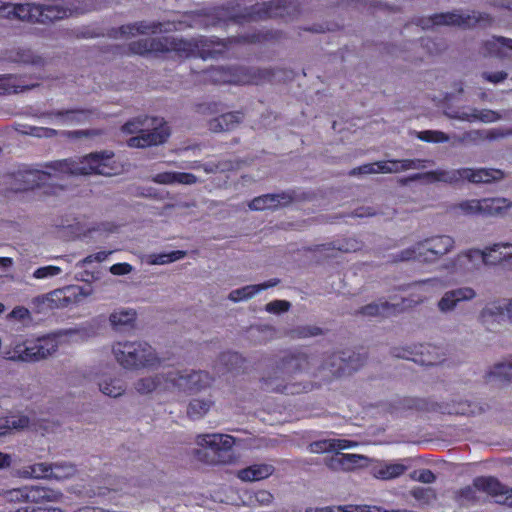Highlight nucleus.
Masks as SVG:
<instances>
[{"label":"nucleus","mask_w":512,"mask_h":512,"mask_svg":"<svg viewBox=\"0 0 512 512\" xmlns=\"http://www.w3.org/2000/svg\"><path fill=\"white\" fill-rule=\"evenodd\" d=\"M25 134L33 135L36 137H52L57 134V131L50 128L43 127H30L29 131H23Z\"/></svg>","instance_id":"nucleus-55"},{"label":"nucleus","mask_w":512,"mask_h":512,"mask_svg":"<svg viewBox=\"0 0 512 512\" xmlns=\"http://www.w3.org/2000/svg\"><path fill=\"white\" fill-rule=\"evenodd\" d=\"M446 282L438 277L429 278L419 281L413 285V293L417 299L413 300L414 303H420L426 300L433 293L445 288Z\"/></svg>","instance_id":"nucleus-27"},{"label":"nucleus","mask_w":512,"mask_h":512,"mask_svg":"<svg viewBox=\"0 0 512 512\" xmlns=\"http://www.w3.org/2000/svg\"><path fill=\"white\" fill-rule=\"evenodd\" d=\"M166 374H157L139 379L135 383V389L140 394H148L154 391L171 392V388H165Z\"/></svg>","instance_id":"nucleus-29"},{"label":"nucleus","mask_w":512,"mask_h":512,"mask_svg":"<svg viewBox=\"0 0 512 512\" xmlns=\"http://www.w3.org/2000/svg\"><path fill=\"white\" fill-rule=\"evenodd\" d=\"M484 54L498 57L507 56V51H512V39L504 37H492L484 43Z\"/></svg>","instance_id":"nucleus-35"},{"label":"nucleus","mask_w":512,"mask_h":512,"mask_svg":"<svg viewBox=\"0 0 512 512\" xmlns=\"http://www.w3.org/2000/svg\"><path fill=\"white\" fill-rule=\"evenodd\" d=\"M135 319L136 312L132 308L116 309L109 316L110 324L115 328L130 325Z\"/></svg>","instance_id":"nucleus-41"},{"label":"nucleus","mask_w":512,"mask_h":512,"mask_svg":"<svg viewBox=\"0 0 512 512\" xmlns=\"http://www.w3.org/2000/svg\"><path fill=\"white\" fill-rule=\"evenodd\" d=\"M453 210L465 216H482V199L463 200L453 207Z\"/></svg>","instance_id":"nucleus-43"},{"label":"nucleus","mask_w":512,"mask_h":512,"mask_svg":"<svg viewBox=\"0 0 512 512\" xmlns=\"http://www.w3.org/2000/svg\"><path fill=\"white\" fill-rule=\"evenodd\" d=\"M296 12L293 0H269L257 3L251 10L243 14L240 6L232 8L218 7L207 11L191 12L177 20L167 22H136L119 28V38L129 39L137 35L157 34L181 30L186 27H207L218 25L229 20L240 22L245 18H271L292 16Z\"/></svg>","instance_id":"nucleus-1"},{"label":"nucleus","mask_w":512,"mask_h":512,"mask_svg":"<svg viewBox=\"0 0 512 512\" xmlns=\"http://www.w3.org/2000/svg\"><path fill=\"white\" fill-rule=\"evenodd\" d=\"M278 282L279 281L277 279H272L261 284L247 285L232 290L228 295V299L234 303L249 300L261 291L276 286Z\"/></svg>","instance_id":"nucleus-26"},{"label":"nucleus","mask_w":512,"mask_h":512,"mask_svg":"<svg viewBox=\"0 0 512 512\" xmlns=\"http://www.w3.org/2000/svg\"><path fill=\"white\" fill-rule=\"evenodd\" d=\"M375 212L372 210V208H361L356 211L357 217H365V216H372Z\"/></svg>","instance_id":"nucleus-64"},{"label":"nucleus","mask_w":512,"mask_h":512,"mask_svg":"<svg viewBox=\"0 0 512 512\" xmlns=\"http://www.w3.org/2000/svg\"><path fill=\"white\" fill-rule=\"evenodd\" d=\"M512 208V200L504 197L483 198L482 216H504Z\"/></svg>","instance_id":"nucleus-30"},{"label":"nucleus","mask_w":512,"mask_h":512,"mask_svg":"<svg viewBox=\"0 0 512 512\" xmlns=\"http://www.w3.org/2000/svg\"><path fill=\"white\" fill-rule=\"evenodd\" d=\"M291 304L286 300H274L266 304L265 310L269 313L280 314L289 310Z\"/></svg>","instance_id":"nucleus-53"},{"label":"nucleus","mask_w":512,"mask_h":512,"mask_svg":"<svg viewBox=\"0 0 512 512\" xmlns=\"http://www.w3.org/2000/svg\"><path fill=\"white\" fill-rule=\"evenodd\" d=\"M512 261V243L498 242L484 248V265L496 266Z\"/></svg>","instance_id":"nucleus-20"},{"label":"nucleus","mask_w":512,"mask_h":512,"mask_svg":"<svg viewBox=\"0 0 512 512\" xmlns=\"http://www.w3.org/2000/svg\"><path fill=\"white\" fill-rule=\"evenodd\" d=\"M195 444L201 449L211 451L218 457L219 462L226 463L230 458L225 459L224 454L232 450L235 438L221 433L199 434L195 438Z\"/></svg>","instance_id":"nucleus-12"},{"label":"nucleus","mask_w":512,"mask_h":512,"mask_svg":"<svg viewBox=\"0 0 512 512\" xmlns=\"http://www.w3.org/2000/svg\"><path fill=\"white\" fill-rule=\"evenodd\" d=\"M425 163V160L420 159L378 161V169L379 173L393 174L412 169H423L426 167Z\"/></svg>","instance_id":"nucleus-22"},{"label":"nucleus","mask_w":512,"mask_h":512,"mask_svg":"<svg viewBox=\"0 0 512 512\" xmlns=\"http://www.w3.org/2000/svg\"><path fill=\"white\" fill-rule=\"evenodd\" d=\"M379 173L378 162L364 164L351 171L352 175L358 174H377Z\"/></svg>","instance_id":"nucleus-56"},{"label":"nucleus","mask_w":512,"mask_h":512,"mask_svg":"<svg viewBox=\"0 0 512 512\" xmlns=\"http://www.w3.org/2000/svg\"><path fill=\"white\" fill-rule=\"evenodd\" d=\"M186 252L182 250L171 251L168 253H153L147 256V263L150 265H165L183 259Z\"/></svg>","instance_id":"nucleus-42"},{"label":"nucleus","mask_w":512,"mask_h":512,"mask_svg":"<svg viewBox=\"0 0 512 512\" xmlns=\"http://www.w3.org/2000/svg\"><path fill=\"white\" fill-rule=\"evenodd\" d=\"M337 455L334 457H331L327 461V466L334 470V471H344V464H342L343 461V453H336Z\"/></svg>","instance_id":"nucleus-58"},{"label":"nucleus","mask_w":512,"mask_h":512,"mask_svg":"<svg viewBox=\"0 0 512 512\" xmlns=\"http://www.w3.org/2000/svg\"><path fill=\"white\" fill-rule=\"evenodd\" d=\"M52 464L46 462L27 465L18 470V476L24 479H51Z\"/></svg>","instance_id":"nucleus-34"},{"label":"nucleus","mask_w":512,"mask_h":512,"mask_svg":"<svg viewBox=\"0 0 512 512\" xmlns=\"http://www.w3.org/2000/svg\"><path fill=\"white\" fill-rule=\"evenodd\" d=\"M321 334V329L316 326H303L298 330V335L303 338L317 336Z\"/></svg>","instance_id":"nucleus-60"},{"label":"nucleus","mask_w":512,"mask_h":512,"mask_svg":"<svg viewBox=\"0 0 512 512\" xmlns=\"http://www.w3.org/2000/svg\"><path fill=\"white\" fill-rule=\"evenodd\" d=\"M267 34L246 35L240 38L220 41L214 38L184 40L174 37L161 39H141L130 43L133 54L174 52L179 57H200L204 60L234 55V48L240 42L255 43L267 39Z\"/></svg>","instance_id":"nucleus-2"},{"label":"nucleus","mask_w":512,"mask_h":512,"mask_svg":"<svg viewBox=\"0 0 512 512\" xmlns=\"http://www.w3.org/2000/svg\"><path fill=\"white\" fill-rule=\"evenodd\" d=\"M29 316V310L22 306L15 307L9 314L10 318L23 320Z\"/></svg>","instance_id":"nucleus-61"},{"label":"nucleus","mask_w":512,"mask_h":512,"mask_svg":"<svg viewBox=\"0 0 512 512\" xmlns=\"http://www.w3.org/2000/svg\"><path fill=\"white\" fill-rule=\"evenodd\" d=\"M62 272V268L55 265H47L37 268L32 277L37 280H46L58 276Z\"/></svg>","instance_id":"nucleus-50"},{"label":"nucleus","mask_w":512,"mask_h":512,"mask_svg":"<svg viewBox=\"0 0 512 512\" xmlns=\"http://www.w3.org/2000/svg\"><path fill=\"white\" fill-rule=\"evenodd\" d=\"M26 486L10 489L4 492L3 497L8 502H26Z\"/></svg>","instance_id":"nucleus-51"},{"label":"nucleus","mask_w":512,"mask_h":512,"mask_svg":"<svg viewBox=\"0 0 512 512\" xmlns=\"http://www.w3.org/2000/svg\"><path fill=\"white\" fill-rule=\"evenodd\" d=\"M368 457L360 454H344L343 453V461L344 471H351L357 468L364 467L368 464Z\"/></svg>","instance_id":"nucleus-48"},{"label":"nucleus","mask_w":512,"mask_h":512,"mask_svg":"<svg viewBox=\"0 0 512 512\" xmlns=\"http://www.w3.org/2000/svg\"><path fill=\"white\" fill-rule=\"evenodd\" d=\"M473 486L480 491L492 496L497 503L512 506V489L503 486L493 477H478Z\"/></svg>","instance_id":"nucleus-18"},{"label":"nucleus","mask_w":512,"mask_h":512,"mask_svg":"<svg viewBox=\"0 0 512 512\" xmlns=\"http://www.w3.org/2000/svg\"><path fill=\"white\" fill-rule=\"evenodd\" d=\"M308 358L298 352H287L275 367L265 373L261 379V387L268 392L295 394L301 391L299 385L292 383L293 377L306 369Z\"/></svg>","instance_id":"nucleus-4"},{"label":"nucleus","mask_w":512,"mask_h":512,"mask_svg":"<svg viewBox=\"0 0 512 512\" xmlns=\"http://www.w3.org/2000/svg\"><path fill=\"white\" fill-rule=\"evenodd\" d=\"M122 130L127 134H137L128 140V146L133 148L161 144L170 134L169 127L161 118L137 117L125 123Z\"/></svg>","instance_id":"nucleus-6"},{"label":"nucleus","mask_w":512,"mask_h":512,"mask_svg":"<svg viewBox=\"0 0 512 512\" xmlns=\"http://www.w3.org/2000/svg\"><path fill=\"white\" fill-rule=\"evenodd\" d=\"M255 501L260 505H269L273 501V495L266 490H259L254 494Z\"/></svg>","instance_id":"nucleus-59"},{"label":"nucleus","mask_w":512,"mask_h":512,"mask_svg":"<svg viewBox=\"0 0 512 512\" xmlns=\"http://www.w3.org/2000/svg\"><path fill=\"white\" fill-rule=\"evenodd\" d=\"M26 502L45 503L58 502L62 498V493L48 487L39 485L26 486Z\"/></svg>","instance_id":"nucleus-23"},{"label":"nucleus","mask_w":512,"mask_h":512,"mask_svg":"<svg viewBox=\"0 0 512 512\" xmlns=\"http://www.w3.org/2000/svg\"><path fill=\"white\" fill-rule=\"evenodd\" d=\"M99 390L106 396L119 397L125 390L124 382L119 378H112L110 376H103L98 380Z\"/></svg>","instance_id":"nucleus-38"},{"label":"nucleus","mask_w":512,"mask_h":512,"mask_svg":"<svg viewBox=\"0 0 512 512\" xmlns=\"http://www.w3.org/2000/svg\"><path fill=\"white\" fill-rule=\"evenodd\" d=\"M477 292L470 286H462L446 291L437 302V308L441 313L453 312L458 305L464 302L473 301Z\"/></svg>","instance_id":"nucleus-16"},{"label":"nucleus","mask_w":512,"mask_h":512,"mask_svg":"<svg viewBox=\"0 0 512 512\" xmlns=\"http://www.w3.org/2000/svg\"><path fill=\"white\" fill-rule=\"evenodd\" d=\"M29 425V418L27 416L21 415L17 417H11L6 421L5 426H1L3 431L6 429H23Z\"/></svg>","instance_id":"nucleus-52"},{"label":"nucleus","mask_w":512,"mask_h":512,"mask_svg":"<svg viewBox=\"0 0 512 512\" xmlns=\"http://www.w3.org/2000/svg\"><path fill=\"white\" fill-rule=\"evenodd\" d=\"M118 166L114 161V154L110 151L91 153L78 160H61L46 165L44 171H29L23 174L27 183L24 189L34 188L46 183L50 179H61L65 175L100 174L111 176L116 174Z\"/></svg>","instance_id":"nucleus-3"},{"label":"nucleus","mask_w":512,"mask_h":512,"mask_svg":"<svg viewBox=\"0 0 512 512\" xmlns=\"http://www.w3.org/2000/svg\"><path fill=\"white\" fill-rule=\"evenodd\" d=\"M133 271V267L129 263H116L110 267L113 275H126Z\"/></svg>","instance_id":"nucleus-57"},{"label":"nucleus","mask_w":512,"mask_h":512,"mask_svg":"<svg viewBox=\"0 0 512 512\" xmlns=\"http://www.w3.org/2000/svg\"><path fill=\"white\" fill-rule=\"evenodd\" d=\"M92 293L91 289L77 285H71L62 289H56L46 295L49 302H53L57 307H67L71 304H77Z\"/></svg>","instance_id":"nucleus-17"},{"label":"nucleus","mask_w":512,"mask_h":512,"mask_svg":"<svg viewBox=\"0 0 512 512\" xmlns=\"http://www.w3.org/2000/svg\"><path fill=\"white\" fill-rule=\"evenodd\" d=\"M489 379H499L503 381H512V356L496 363L487 374Z\"/></svg>","instance_id":"nucleus-40"},{"label":"nucleus","mask_w":512,"mask_h":512,"mask_svg":"<svg viewBox=\"0 0 512 512\" xmlns=\"http://www.w3.org/2000/svg\"><path fill=\"white\" fill-rule=\"evenodd\" d=\"M455 247V240L449 235H435L417 242L412 247L400 252V261L416 260L423 263H435L450 253Z\"/></svg>","instance_id":"nucleus-8"},{"label":"nucleus","mask_w":512,"mask_h":512,"mask_svg":"<svg viewBox=\"0 0 512 512\" xmlns=\"http://www.w3.org/2000/svg\"><path fill=\"white\" fill-rule=\"evenodd\" d=\"M486 20H488V18H484V16L481 15L480 13H473V15H464L458 12H449L436 14L433 17L423 20L421 22V25L423 29H429L439 25H457L463 27H471L477 23Z\"/></svg>","instance_id":"nucleus-15"},{"label":"nucleus","mask_w":512,"mask_h":512,"mask_svg":"<svg viewBox=\"0 0 512 512\" xmlns=\"http://www.w3.org/2000/svg\"><path fill=\"white\" fill-rule=\"evenodd\" d=\"M422 177L428 178L431 181H441L451 184L462 180H468L472 183H488L502 179L503 173L496 169L460 168L453 170H440L426 174H415L410 177L409 180H416Z\"/></svg>","instance_id":"nucleus-9"},{"label":"nucleus","mask_w":512,"mask_h":512,"mask_svg":"<svg viewBox=\"0 0 512 512\" xmlns=\"http://www.w3.org/2000/svg\"><path fill=\"white\" fill-rule=\"evenodd\" d=\"M51 479L65 480L73 477L77 468L74 464L69 462H57L52 464Z\"/></svg>","instance_id":"nucleus-46"},{"label":"nucleus","mask_w":512,"mask_h":512,"mask_svg":"<svg viewBox=\"0 0 512 512\" xmlns=\"http://www.w3.org/2000/svg\"><path fill=\"white\" fill-rule=\"evenodd\" d=\"M208 77L215 83H234V84H258L264 76H256L255 71L243 67L237 68H212L208 72Z\"/></svg>","instance_id":"nucleus-13"},{"label":"nucleus","mask_w":512,"mask_h":512,"mask_svg":"<svg viewBox=\"0 0 512 512\" xmlns=\"http://www.w3.org/2000/svg\"><path fill=\"white\" fill-rule=\"evenodd\" d=\"M408 466L402 462H379L373 466L371 473L372 475L380 480H391L401 476Z\"/></svg>","instance_id":"nucleus-28"},{"label":"nucleus","mask_w":512,"mask_h":512,"mask_svg":"<svg viewBox=\"0 0 512 512\" xmlns=\"http://www.w3.org/2000/svg\"><path fill=\"white\" fill-rule=\"evenodd\" d=\"M417 137L425 142L444 143L450 140V136L438 130H425L417 133Z\"/></svg>","instance_id":"nucleus-49"},{"label":"nucleus","mask_w":512,"mask_h":512,"mask_svg":"<svg viewBox=\"0 0 512 512\" xmlns=\"http://www.w3.org/2000/svg\"><path fill=\"white\" fill-rule=\"evenodd\" d=\"M72 14V9L59 4L36 5L28 3L13 5L0 1V17L9 19L17 18L28 22L47 23L63 19Z\"/></svg>","instance_id":"nucleus-7"},{"label":"nucleus","mask_w":512,"mask_h":512,"mask_svg":"<svg viewBox=\"0 0 512 512\" xmlns=\"http://www.w3.org/2000/svg\"><path fill=\"white\" fill-rule=\"evenodd\" d=\"M92 112L88 110H65L52 112V122L62 126L78 125L86 122L91 117Z\"/></svg>","instance_id":"nucleus-24"},{"label":"nucleus","mask_w":512,"mask_h":512,"mask_svg":"<svg viewBox=\"0 0 512 512\" xmlns=\"http://www.w3.org/2000/svg\"><path fill=\"white\" fill-rule=\"evenodd\" d=\"M112 354L116 362L126 370L156 368L161 358L145 341H119L113 344Z\"/></svg>","instance_id":"nucleus-5"},{"label":"nucleus","mask_w":512,"mask_h":512,"mask_svg":"<svg viewBox=\"0 0 512 512\" xmlns=\"http://www.w3.org/2000/svg\"><path fill=\"white\" fill-rule=\"evenodd\" d=\"M273 473V467L267 464H255L238 471V477L242 481H259L269 477Z\"/></svg>","instance_id":"nucleus-37"},{"label":"nucleus","mask_w":512,"mask_h":512,"mask_svg":"<svg viewBox=\"0 0 512 512\" xmlns=\"http://www.w3.org/2000/svg\"><path fill=\"white\" fill-rule=\"evenodd\" d=\"M358 445L357 442L347 440V439H322L315 442H312L309 445V450L311 453H327V452H335L339 453L341 450L352 449Z\"/></svg>","instance_id":"nucleus-21"},{"label":"nucleus","mask_w":512,"mask_h":512,"mask_svg":"<svg viewBox=\"0 0 512 512\" xmlns=\"http://www.w3.org/2000/svg\"><path fill=\"white\" fill-rule=\"evenodd\" d=\"M211 382L212 377L205 371H169L165 388H171V392L196 393L209 387Z\"/></svg>","instance_id":"nucleus-11"},{"label":"nucleus","mask_w":512,"mask_h":512,"mask_svg":"<svg viewBox=\"0 0 512 512\" xmlns=\"http://www.w3.org/2000/svg\"><path fill=\"white\" fill-rule=\"evenodd\" d=\"M34 87L20 84V79L13 75L0 76V94L19 93Z\"/></svg>","instance_id":"nucleus-44"},{"label":"nucleus","mask_w":512,"mask_h":512,"mask_svg":"<svg viewBox=\"0 0 512 512\" xmlns=\"http://www.w3.org/2000/svg\"><path fill=\"white\" fill-rule=\"evenodd\" d=\"M292 197L289 194L281 193V194H266L259 197L254 198L249 203V208L251 210L261 211L265 209H276L281 205H286L290 203Z\"/></svg>","instance_id":"nucleus-25"},{"label":"nucleus","mask_w":512,"mask_h":512,"mask_svg":"<svg viewBox=\"0 0 512 512\" xmlns=\"http://www.w3.org/2000/svg\"><path fill=\"white\" fill-rule=\"evenodd\" d=\"M445 115L450 119L465 122L481 121L484 123H492L501 118V116L493 110H478L474 108H468L464 110H449L445 112Z\"/></svg>","instance_id":"nucleus-19"},{"label":"nucleus","mask_w":512,"mask_h":512,"mask_svg":"<svg viewBox=\"0 0 512 512\" xmlns=\"http://www.w3.org/2000/svg\"><path fill=\"white\" fill-rule=\"evenodd\" d=\"M506 312L505 306L498 303H491L486 305L480 312V322L489 330H494L496 325L500 323V320Z\"/></svg>","instance_id":"nucleus-31"},{"label":"nucleus","mask_w":512,"mask_h":512,"mask_svg":"<svg viewBox=\"0 0 512 512\" xmlns=\"http://www.w3.org/2000/svg\"><path fill=\"white\" fill-rule=\"evenodd\" d=\"M402 308L399 304L388 303L387 301H379L371 303L362 308L361 313L364 316L375 317V316H390L399 312Z\"/></svg>","instance_id":"nucleus-36"},{"label":"nucleus","mask_w":512,"mask_h":512,"mask_svg":"<svg viewBox=\"0 0 512 512\" xmlns=\"http://www.w3.org/2000/svg\"><path fill=\"white\" fill-rule=\"evenodd\" d=\"M242 119V115L239 112H229L220 115L210 124V128L213 131H225L234 128Z\"/></svg>","instance_id":"nucleus-39"},{"label":"nucleus","mask_w":512,"mask_h":512,"mask_svg":"<svg viewBox=\"0 0 512 512\" xmlns=\"http://www.w3.org/2000/svg\"><path fill=\"white\" fill-rule=\"evenodd\" d=\"M213 401L211 399H193L188 406V416L193 419L203 417L212 407Z\"/></svg>","instance_id":"nucleus-45"},{"label":"nucleus","mask_w":512,"mask_h":512,"mask_svg":"<svg viewBox=\"0 0 512 512\" xmlns=\"http://www.w3.org/2000/svg\"><path fill=\"white\" fill-rule=\"evenodd\" d=\"M11 462L12 460L9 454L0 452V469L9 467Z\"/></svg>","instance_id":"nucleus-63"},{"label":"nucleus","mask_w":512,"mask_h":512,"mask_svg":"<svg viewBox=\"0 0 512 512\" xmlns=\"http://www.w3.org/2000/svg\"><path fill=\"white\" fill-rule=\"evenodd\" d=\"M512 131L504 130L500 128H494L488 131H478L472 130L465 132L462 136H455L454 143H465L471 141H477L479 139L487 138V139H497L501 137H505L511 135Z\"/></svg>","instance_id":"nucleus-32"},{"label":"nucleus","mask_w":512,"mask_h":512,"mask_svg":"<svg viewBox=\"0 0 512 512\" xmlns=\"http://www.w3.org/2000/svg\"><path fill=\"white\" fill-rule=\"evenodd\" d=\"M421 359L419 360L422 365L430 366L441 362L442 354L436 346L427 344L421 346Z\"/></svg>","instance_id":"nucleus-47"},{"label":"nucleus","mask_w":512,"mask_h":512,"mask_svg":"<svg viewBox=\"0 0 512 512\" xmlns=\"http://www.w3.org/2000/svg\"><path fill=\"white\" fill-rule=\"evenodd\" d=\"M483 77L492 83H499L506 79L507 74L505 72L499 71L494 73H483Z\"/></svg>","instance_id":"nucleus-62"},{"label":"nucleus","mask_w":512,"mask_h":512,"mask_svg":"<svg viewBox=\"0 0 512 512\" xmlns=\"http://www.w3.org/2000/svg\"><path fill=\"white\" fill-rule=\"evenodd\" d=\"M481 264L484 265V249L471 248L445 261L442 268L453 274H464L478 269Z\"/></svg>","instance_id":"nucleus-14"},{"label":"nucleus","mask_w":512,"mask_h":512,"mask_svg":"<svg viewBox=\"0 0 512 512\" xmlns=\"http://www.w3.org/2000/svg\"><path fill=\"white\" fill-rule=\"evenodd\" d=\"M152 181L158 184H186L191 185L197 182V177L191 173L184 172H162L154 175Z\"/></svg>","instance_id":"nucleus-33"},{"label":"nucleus","mask_w":512,"mask_h":512,"mask_svg":"<svg viewBox=\"0 0 512 512\" xmlns=\"http://www.w3.org/2000/svg\"><path fill=\"white\" fill-rule=\"evenodd\" d=\"M63 336V334H52L24 344H18L14 347L9 358L26 362L44 359L56 352Z\"/></svg>","instance_id":"nucleus-10"},{"label":"nucleus","mask_w":512,"mask_h":512,"mask_svg":"<svg viewBox=\"0 0 512 512\" xmlns=\"http://www.w3.org/2000/svg\"><path fill=\"white\" fill-rule=\"evenodd\" d=\"M411 478L415 481L422 483H433L435 481L434 473L429 469H421L411 473Z\"/></svg>","instance_id":"nucleus-54"}]
</instances>
